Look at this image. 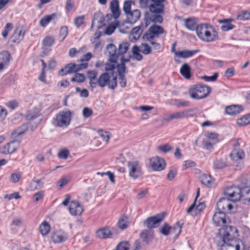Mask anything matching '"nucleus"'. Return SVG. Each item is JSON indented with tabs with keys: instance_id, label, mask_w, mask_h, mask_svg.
Masks as SVG:
<instances>
[{
	"instance_id": "obj_1",
	"label": "nucleus",
	"mask_w": 250,
	"mask_h": 250,
	"mask_svg": "<svg viewBox=\"0 0 250 250\" xmlns=\"http://www.w3.org/2000/svg\"><path fill=\"white\" fill-rule=\"evenodd\" d=\"M196 33L198 38L205 42H212L218 39V36L214 28L207 23L198 25Z\"/></svg>"
},
{
	"instance_id": "obj_2",
	"label": "nucleus",
	"mask_w": 250,
	"mask_h": 250,
	"mask_svg": "<svg viewBox=\"0 0 250 250\" xmlns=\"http://www.w3.org/2000/svg\"><path fill=\"white\" fill-rule=\"evenodd\" d=\"M164 32L162 26L153 25L151 26L148 31L144 35L143 39L148 41L153 46L154 50L159 51L161 49V44L154 42V39L158 37L160 34H163Z\"/></svg>"
},
{
	"instance_id": "obj_3",
	"label": "nucleus",
	"mask_w": 250,
	"mask_h": 250,
	"mask_svg": "<svg viewBox=\"0 0 250 250\" xmlns=\"http://www.w3.org/2000/svg\"><path fill=\"white\" fill-rule=\"evenodd\" d=\"M72 114L69 109L61 110L53 118L52 124L55 127L65 128L70 123Z\"/></svg>"
},
{
	"instance_id": "obj_4",
	"label": "nucleus",
	"mask_w": 250,
	"mask_h": 250,
	"mask_svg": "<svg viewBox=\"0 0 250 250\" xmlns=\"http://www.w3.org/2000/svg\"><path fill=\"white\" fill-rule=\"evenodd\" d=\"M117 77L113 76V73L104 72L98 77L96 87L103 88L107 86L109 89H115L117 85Z\"/></svg>"
},
{
	"instance_id": "obj_5",
	"label": "nucleus",
	"mask_w": 250,
	"mask_h": 250,
	"mask_svg": "<svg viewBox=\"0 0 250 250\" xmlns=\"http://www.w3.org/2000/svg\"><path fill=\"white\" fill-rule=\"evenodd\" d=\"M210 88L205 84H199L191 86L188 90L190 98L199 100L206 97L210 92Z\"/></svg>"
},
{
	"instance_id": "obj_6",
	"label": "nucleus",
	"mask_w": 250,
	"mask_h": 250,
	"mask_svg": "<svg viewBox=\"0 0 250 250\" xmlns=\"http://www.w3.org/2000/svg\"><path fill=\"white\" fill-rule=\"evenodd\" d=\"M219 233L223 242L239 241L236 238L238 236L237 230L235 227L227 226L220 229Z\"/></svg>"
},
{
	"instance_id": "obj_7",
	"label": "nucleus",
	"mask_w": 250,
	"mask_h": 250,
	"mask_svg": "<svg viewBox=\"0 0 250 250\" xmlns=\"http://www.w3.org/2000/svg\"><path fill=\"white\" fill-rule=\"evenodd\" d=\"M224 194L225 198L231 202H235L240 200L242 197V191L239 187L231 186L224 189Z\"/></svg>"
},
{
	"instance_id": "obj_8",
	"label": "nucleus",
	"mask_w": 250,
	"mask_h": 250,
	"mask_svg": "<svg viewBox=\"0 0 250 250\" xmlns=\"http://www.w3.org/2000/svg\"><path fill=\"white\" fill-rule=\"evenodd\" d=\"M195 114V110L193 109H188L183 111H177L164 118L163 119V121L164 122H168L174 120H180L189 117H192Z\"/></svg>"
},
{
	"instance_id": "obj_9",
	"label": "nucleus",
	"mask_w": 250,
	"mask_h": 250,
	"mask_svg": "<svg viewBox=\"0 0 250 250\" xmlns=\"http://www.w3.org/2000/svg\"><path fill=\"white\" fill-rule=\"evenodd\" d=\"M140 52L144 54L148 55L151 52V48L147 43H142L139 47L134 45L132 49L133 57L138 61H141L143 58Z\"/></svg>"
},
{
	"instance_id": "obj_10",
	"label": "nucleus",
	"mask_w": 250,
	"mask_h": 250,
	"mask_svg": "<svg viewBox=\"0 0 250 250\" xmlns=\"http://www.w3.org/2000/svg\"><path fill=\"white\" fill-rule=\"evenodd\" d=\"M165 216L166 214L164 212H162L155 216L148 217L145 223L148 229L156 228L163 221Z\"/></svg>"
},
{
	"instance_id": "obj_11",
	"label": "nucleus",
	"mask_w": 250,
	"mask_h": 250,
	"mask_svg": "<svg viewBox=\"0 0 250 250\" xmlns=\"http://www.w3.org/2000/svg\"><path fill=\"white\" fill-rule=\"evenodd\" d=\"M129 169V175L136 179L142 175L141 167L139 163L137 161H129L127 163Z\"/></svg>"
},
{
	"instance_id": "obj_12",
	"label": "nucleus",
	"mask_w": 250,
	"mask_h": 250,
	"mask_svg": "<svg viewBox=\"0 0 250 250\" xmlns=\"http://www.w3.org/2000/svg\"><path fill=\"white\" fill-rule=\"evenodd\" d=\"M230 201L226 198H222L217 203V208L219 211L225 213L231 212L233 206Z\"/></svg>"
},
{
	"instance_id": "obj_13",
	"label": "nucleus",
	"mask_w": 250,
	"mask_h": 250,
	"mask_svg": "<svg viewBox=\"0 0 250 250\" xmlns=\"http://www.w3.org/2000/svg\"><path fill=\"white\" fill-rule=\"evenodd\" d=\"M26 118L29 121L36 120L35 122V125L31 127L32 130L37 127L42 120V118L40 117V111L37 108L28 111L26 115Z\"/></svg>"
},
{
	"instance_id": "obj_14",
	"label": "nucleus",
	"mask_w": 250,
	"mask_h": 250,
	"mask_svg": "<svg viewBox=\"0 0 250 250\" xmlns=\"http://www.w3.org/2000/svg\"><path fill=\"white\" fill-rule=\"evenodd\" d=\"M11 60V56L9 52L3 51L0 52V73L8 68Z\"/></svg>"
},
{
	"instance_id": "obj_15",
	"label": "nucleus",
	"mask_w": 250,
	"mask_h": 250,
	"mask_svg": "<svg viewBox=\"0 0 250 250\" xmlns=\"http://www.w3.org/2000/svg\"><path fill=\"white\" fill-rule=\"evenodd\" d=\"M67 237V234L61 229L54 231L51 234V239L56 244L64 242Z\"/></svg>"
},
{
	"instance_id": "obj_16",
	"label": "nucleus",
	"mask_w": 250,
	"mask_h": 250,
	"mask_svg": "<svg viewBox=\"0 0 250 250\" xmlns=\"http://www.w3.org/2000/svg\"><path fill=\"white\" fill-rule=\"evenodd\" d=\"M150 165L152 169L156 171H161L166 167L164 160L158 156L153 157L150 160Z\"/></svg>"
},
{
	"instance_id": "obj_17",
	"label": "nucleus",
	"mask_w": 250,
	"mask_h": 250,
	"mask_svg": "<svg viewBox=\"0 0 250 250\" xmlns=\"http://www.w3.org/2000/svg\"><path fill=\"white\" fill-rule=\"evenodd\" d=\"M83 211V206L79 202L72 201L69 203V211L72 215H81Z\"/></svg>"
},
{
	"instance_id": "obj_18",
	"label": "nucleus",
	"mask_w": 250,
	"mask_h": 250,
	"mask_svg": "<svg viewBox=\"0 0 250 250\" xmlns=\"http://www.w3.org/2000/svg\"><path fill=\"white\" fill-rule=\"evenodd\" d=\"M19 145L18 141H12L2 147L0 152L4 154L12 153L19 147Z\"/></svg>"
},
{
	"instance_id": "obj_19",
	"label": "nucleus",
	"mask_w": 250,
	"mask_h": 250,
	"mask_svg": "<svg viewBox=\"0 0 250 250\" xmlns=\"http://www.w3.org/2000/svg\"><path fill=\"white\" fill-rule=\"evenodd\" d=\"M212 220L214 224L217 226H221L227 223L226 220V214L222 211L215 212L213 217Z\"/></svg>"
},
{
	"instance_id": "obj_20",
	"label": "nucleus",
	"mask_w": 250,
	"mask_h": 250,
	"mask_svg": "<svg viewBox=\"0 0 250 250\" xmlns=\"http://www.w3.org/2000/svg\"><path fill=\"white\" fill-rule=\"evenodd\" d=\"M240 241L224 242L221 250H240Z\"/></svg>"
},
{
	"instance_id": "obj_21",
	"label": "nucleus",
	"mask_w": 250,
	"mask_h": 250,
	"mask_svg": "<svg viewBox=\"0 0 250 250\" xmlns=\"http://www.w3.org/2000/svg\"><path fill=\"white\" fill-rule=\"evenodd\" d=\"M199 52V50L198 49L193 50L185 49L175 52V56L180 58L187 59L192 57Z\"/></svg>"
},
{
	"instance_id": "obj_22",
	"label": "nucleus",
	"mask_w": 250,
	"mask_h": 250,
	"mask_svg": "<svg viewBox=\"0 0 250 250\" xmlns=\"http://www.w3.org/2000/svg\"><path fill=\"white\" fill-rule=\"evenodd\" d=\"M87 78L89 80V87L92 90L96 88V83L98 80L97 72L95 70L88 71L87 72Z\"/></svg>"
},
{
	"instance_id": "obj_23",
	"label": "nucleus",
	"mask_w": 250,
	"mask_h": 250,
	"mask_svg": "<svg viewBox=\"0 0 250 250\" xmlns=\"http://www.w3.org/2000/svg\"><path fill=\"white\" fill-rule=\"evenodd\" d=\"M24 34L25 32L21 27L16 28L11 37V41L13 42L19 43L23 38Z\"/></svg>"
},
{
	"instance_id": "obj_24",
	"label": "nucleus",
	"mask_w": 250,
	"mask_h": 250,
	"mask_svg": "<svg viewBox=\"0 0 250 250\" xmlns=\"http://www.w3.org/2000/svg\"><path fill=\"white\" fill-rule=\"evenodd\" d=\"M44 179V178L42 177L40 179H37L35 177H34L30 182L29 190L33 191L42 188L44 186V183L42 180Z\"/></svg>"
},
{
	"instance_id": "obj_25",
	"label": "nucleus",
	"mask_w": 250,
	"mask_h": 250,
	"mask_svg": "<svg viewBox=\"0 0 250 250\" xmlns=\"http://www.w3.org/2000/svg\"><path fill=\"white\" fill-rule=\"evenodd\" d=\"M141 12L138 9H134L127 14L126 17L128 22L133 24L138 21L141 17Z\"/></svg>"
},
{
	"instance_id": "obj_26",
	"label": "nucleus",
	"mask_w": 250,
	"mask_h": 250,
	"mask_svg": "<svg viewBox=\"0 0 250 250\" xmlns=\"http://www.w3.org/2000/svg\"><path fill=\"white\" fill-rule=\"evenodd\" d=\"M113 229H110L108 228H104L99 229L96 234L98 237L101 238H111L114 234Z\"/></svg>"
},
{
	"instance_id": "obj_27",
	"label": "nucleus",
	"mask_w": 250,
	"mask_h": 250,
	"mask_svg": "<svg viewBox=\"0 0 250 250\" xmlns=\"http://www.w3.org/2000/svg\"><path fill=\"white\" fill-rule=\"evenodd\" d=\"M77 71L76 64L74 63H70L65 65L64 68H62L59 72V75L64 76L67 74L76 73Z\"/></svg>"
},
{
	"instance_id": "obj_28",
	"label": "nucleus",
	"mask_w": 250,
	"mask_h": 250,
	"mask_svg": "<svg viewBox=\"0 0 250 250\" xmlns=\"http://www.w3.org/2000/svg\"><path fill=\"white\" fill-rule=\"evenodd\" d=\"M106 54L111 60L118 59L117 48L113 44L111 43L107 45Z\"/></svg>"
},
{
	"instance_id": "obj_29",
	"label": "nucleus",
	"mask_w": 250,
	"mask_h": 250,
	"mask_svg": "<svg viewBox=\"0 0 250 250\" xmlns=\"http://www.w3.org/2000/svg\"><path fill=\"white\" fill-rule=\"evenodd\" d=\"M232 20L231 19H225L219 21V22L222 23L221 29L222 31L227 32L232 30L235 27V26L231 23Z\"/></svg>"
},
{
	"instance_id": "obj_30",
	"label": "nucleus",
	"mask_w": 250,
	"mask_h": 250,
	"mask_svg": "<svg viewBox=\"0 0 250 250\" xmlns=\"http://www.w3.org/2000/svg\"><path fill=\"white\" fill-rule=\"evenodd\" d=\"M243 110L240 105H232L226 107L225 111L227 114L230 115H235L239 114Z\"/></svg>"
},
{
	"instance_id": "obj_31",
	"label": "nucleus",
	"mask_w": 250,
	"mask_h": 250,
	"mask_svg": "<svg viewBox=\"0 0 250 250\" xmlns=\"http://www.w3.org/2000/svg\"><path fill=\"white\" fill-rule=\"evenodd\" d=\"M143 30V29L142 28L141 25L137 26L133 28L129 35L130 40L131 41H137L140 37Z\"/></svg>"
},
{
	"instance_id": "obj_32",
	"label": "nucleus",
	"mask_w": 250,
	"mask_h": 250,
	"mask_svg": "<svg viewBox=\"0 0 250 250\" xmlns=\"http://www.w3.org/2000/svg\"><path fill=\"white\" fill-rule=\"evenodd\" d=\"M231 159L234 161L242 159L245 156L243 150L240 148L234 149L229 154Z\"/></svg>"
},
{
	"instance_id": "obj_33",
	"label": "nucleus",
	"mask_w": 250,
	"mask_h": 250,
	"mask_svg": "<svg viewBox=\"0 0 250 250\" xmlns=\"http://www.w3.org/2000/svg\"><path fill=\"white\" fill-rule=\"evenodd\" d=\"M185 21V27L189 30H196L197 28L198 27V25H197V21L196 19L194 18H188L185 19L184 20Z\"/></svg>"
},
{
	"instance_id": "obj_34",
	"label": "nucleus",
	"mask_w": 250,
	"mask_h": 250,
	"mask_svg": "<svg viewBox=\"0 0 250 250\" xmlns=\"http://www.w3.org/2000/svg\"><path fill=\"white\" fill-rule=\"evenodd\" d=\"M118 59H113L111 60L110 58H108L107 62L105 64V72H109V71H111L116 68Z\"/></svg>"
},
{
	"instance_id": "obj_35",
	"label": "nucleus",
	"mask_w": 250,
	"mask_h": 250,
	"mask_svg": "<svg viewBox=\"0 0 250 250\" xmlns=\"http://www.w3.org/2000/svg\"><path fill=\"white\" fill-rule=\"evenodd\" d=\"M190 71V67L188 63L183 64L180 70L181 74L187 79H189L191 77Z\"/></svg>"
},
{
	"instance_id": "obj_36",
	"label": "nucleus",
	"mask_w": 250,
	"mask_h": 250,
	"mask_svg": "<svg viewBox=\"0 0 250 250\" xmlns=\"http://www.w3.org/2000/svg\"><path fill=\"white\" fill-rule=\"evenodd\" d=\"M57 15L55 13L44 16L40 21V24L42 27H45L49 22L54 18H56Z\"/></svg>"
},
{
	"instance_id": "obj_37",
	"label": "nucleus",
	"mask_w": 250,
	"mask_h": 250,
	"mask_svg": "<svg viewBox=\"0 0 250 250\" xmlns=\"http://www.w3.org/2000/svg\"><path fill=\"white\" fill-rule=\"evenodd\" d=\"M129 224L128 218L126 216H123L120 218L118 225L119 228L122 229H126Z\"/></svg>"
},
{
	"instance_id": "obj_38",
	"label": "nucleus",
	"mask_w": 250,
	"mask_h": 250,
	"mask_svg": "<svg viewBox=\"0 0 250 250\" xmlns=\"http://www.w3.org/2000/svg\"><path fill=\"white\" fill-rule=\"evenodd\" d=\"M39 229L41 233L44 236L47 234L49 232L50 227L49 223L47 221H44L40 225Z\"/></svg>"
},
{
	"instance_id": "obj_39",
	"label": "nucleus",
	"mask_w": 250,
	"mask_h": 250,
	"mask_svg": "<svg viewBox=\"0 0 250 250\" xmlns=\"http://www.w3.org/2000/svg\"><path fill=\"white\" fill-rule=\"evenodd\" d=\"M149 8L151 13H160L164 11V5L152 3Z\"/></svg>"
},
{
	"instance_id": "obj_40",
	"label": "nucleus",
	"mask_w": 250,
	"mask_h": 250,
	"mask_svg": "<svg viewBox=\"0 0 250 250\" xmlns=\"http://www.w3.org/2000/svg\"><path fill=\"white\" fill-rule=\"evenodd\" d=\"M128 48L129 44L127 42L120 44L117 50L118 57L124 55L127 51Z\"/></svg>"
},
{
	"instance_id": "obj_41",
	"label": "nucleus",
	"mask_w": 250,
	"mask_h": 250,
	"mask_svg": "<svg viewBox=\"0 0 250 250\" xmlns=\"http://www.w3.org/2000/svg\"><path fill=\"white\" fill-rule=\"evenodd\" d=\"M28 126L29 123L23 124L21 126L15 130L12 134V136L16 137L22 134L27 130Z\"/></svg>"
},
{
	"instance_id": "obj_42",
	"label": "nucleus",
	"mask_w": 250,
	"mask_h": 250,
	"mask_svg": "<svg viewBox=\"0 0 250 250\" xmlns=\"http://www.w3.org/2000/svg\"><path fill=\"white\" fill-rule=\"evenodd\" d=\"M152 237V231L150 230H144L140 234V238L146 243H148Z\"/></svg>"
},
{
	"instance_id": "obj_43",
	"label": "nucleus",
	"mask_w": 250,
	"mask_h": 250,
	"mask_svg": "<svg viewBox=\"0 0 250 250\" xmlns=\"http://www.w3.org/2000/svg\"><path fill=\"white\" fill-rule=\"evenodd\" d=\"M172 104L178 108L187 107L189 105V102L181 99H174L172 100Z\"/></svg>"
},
{
	"instance_id": "obj_44",
	"label": "nucleus",
	"mask_w": 250,
	"mask_h": 250,
	"mask_svg": "<svg viewBox=\"0 0 250 250\" xmlns=\"http://www.w3.org/2000/svg\"><path fill=\"white\" fill-rule=\"evenodd\" d=\"M98 134L101 137L103 140L107 142L111 137V133L110 132L104 131L102 129L98 130Z\"/></svg>"
},
{
	"instance_id": "obj_45",
	"label": "nucleus",
	"mask_w": 250,
	"mask_h": 250,
	"mask_svg": "<svg viewBox=\"0 0 250 250\" xmlns=\"http://www.w3.org/2000/svg\"><path fill=\"white\" fill-rule=\"evenodd\" d=\"M158 14V13L149 14V16L148 18L149 20H151V21L155 23H161L163 20V17Z\"/></svg>"
},
{
	"instance_id": "obj_46",
	"label": "nucleus",
	"mask_w": 250,
	"mask_h": 250,
	"mask_svg": "<svg viewBox=\"0 0 250 250\" xmlns=\"http://www.w3.org/2000/svg\"><path fill=\"white\" fill-rule=\"evenodd\" d=\"M85 77L83 74L76 73L71 79V82H75L78 83H82L85 81Z\"/></svg>"
},
{
	"instance_id": "obj_47",
	"label": "nucleus",
	"mask_w": 250,
	"mask_h": 250,
	"mask_svg": "<svg viewBox=\"0 0 250 250\" xmlns=\"http://www.w3.org/2000/svg\"><path fill=\"white\" fill-rule=\"evenodd\" d=\"M226 166V161L222 159H216L213 162V167L215 169H222Z\"/></svg>"
},
{
	"instance_id": "obj_48",
	"label": "nucleus",
	"mask_w": 250,
	"mask_h": 250,
	"mask_svg": "<svg viewBox=\"0 0 250 250\" xmlns=\"http://www.w3.org/2000/svg\"><path fill=\"white\" fill-rule=\"evenodd\" d=\"M55 38L53 36H46L42 40V44L44 46H51L55 43Z\"/></svg>"
},
{
	"instance_id": "obj_49",
	"label": "nucleus",
	"mask_w": 250,
	"mask_h": 250,
	"mask_svg": "<svg viewBox=\"0 0 250 250\" xmlns=\"http://www.w3.org/2000/svg\"><path fill=\"white\" fill-rule=\"evenodd\" d=\"M250 124L248 115H245L237 120V124L239 126H245Z\"/></svg>"
},
{
	"instance_id": "obj_50",
	"label": "nucleus",
	"mask_w": 250,
	"mask_h": 250,
	"mask_svg": "<svg viewBox=\"0 0 250 250\" xmlns=\"http://www.w3.org/2000/svg\"><path fill=\"white\" fill-rule=\"evenodd\" d=\"M13 28V25L11 23H7L2 31L1 35L3 38H7L8 33Z\"/></svg>"
},
{
	"instance_id": "obj_51",
	"label": "nucleus",
	"mask_w": 250,
	"mask_h": 250,
	"mask_svg": "<svg viewBox=\"0 0 250 250\" xmlns=\"http://www.w3.org/2000/svg\"><path fill=\"white\" fill-rule=\"evenodd\" d=\"M130 244L127 241H124L120 242L116 246V250H128Z\"/></svg>"
},
{
	"instance_id": "obj_52",
	"label": "nucleus",
	"mask_w": 250,
	"mask_h": 250,
	"mask_svg": "<svg viewBox=\"0 0 250 250\" xmlns=\"http://www.w3.org/2000/svg\"><path fill=\"white\" fill-rule=\"evenodd\" d=\"M200 181L203 185L208 186L211 181V178L209 175L204 174L200 176Z\"/></svg>"
},
{
	"instance_id": "obj_53",
	"label": "nucleus",
	"mask_w": 250,
	"mask_h": 250,
	"mask_svg": "<svg viewBox=\"0 0 250 250\" xmlns=\"http://www.w3.org/2000/svg\"><path fill=\"white\" fill-rule=\"evenodd\" d=\"M171 229H172V227L165 223L161 228L160 231L162 234L167 236L171 232Z\"/></svg>"
},
{
	"instance_id": "obj_54",
	"label": "nucleus",
	"mask_w": 250,
	"mask_h": 250,
	"mask_svg": "<svg viewBox=\"0 0 250 250\" xmlns=\"http://www.w3.org/2000/svg\"><path fill=\"white\" fill-rule=\"evenodd\" d=\"M119 76L125 75V72L126 67L125 64L123 62L120 63L117 62L116 67Z\"/></svg>"
},
{
	"instance_id": "obj_55",
	"label": "nucleus",
	"mask_w": 250,
	"mask_h": 250,
	"mask_svg": "<svg viewBox=\"0 0 250 250\" xmlns=\"http://www.w3.org/2000/svg\"><path fill=\"white\" fill-rule=\"evenodd\" d=\"M68 35V29L66 26H62L61 28L59 38L61 39V41H63Z\"/></svg>"
},
{
	"instance_id": "obj_56",
	"label": "nucleus",
	"mask_w": 250,
	"mask_h": 250,
	"mask_svg": "<svg viewBox=\"0 0 250 250\" xmlns=\"http://www.w3.org/2000/svg\"><path fill=\"white\" fill-rule=\"evenodd\" d=\"M70 153L68 149H61L58 153V156L60 159H66L69 155Z\"/></svg>"
},
{
	"instance_id": "obj_57",
	"label": "nucleus",
	"mask_w": 250,
	"mask_h": 250,
	"mask_svg": "<svg viewBox=\"0 0 250 250\" xmlns=\"http://www.w3.org/2000/svg\"><path fill=\"white\" fill-rule=\"evenodd\" d=\"M182 225L183 223H180V222H177L175 225L172 228L171 232H173L176 235H178L181 232Z\"/></svg>"
},
{
	"instance_id": "obj_58",
	"label": "nucleus",
	"mask_w": 250,
	"mask_h": 250,
	"mask_svg": "<svg viewBox=\"0 0 250 250\" xmlns=\"http://www.w3.org/2000/svg\"><path fill=\"white\" fill-rule=\"evenodd\" d=\"M132 3V1L130 0H127L124 2L123 5V10L126 15L131 11L130 10Z\"/></svg>"
},
{
	"instance_id": "obj_59",
	"label": "nucleus",
	"mask_w": 250,
	"mask_h": 250,
	"mask_svg": "<svg viewBox=\"0 0 250 250\" xmlns=\"http://www.w3.org/2000/svg\"><path fill=\"white\" fill-rule=\"evenodd\" d=\"M158 149L159 151L161 152L164 153H167L172 149V147L170 146V145L168 144H165L159 146H158Z\"/></svg>"
},
{
	"instance_id": "obj_60",
	"label": "nucleus",
	"mask_w": 250,
	"mask_h": 250,
	"mask_svg": "<svg viewBox=\"0 0 250 250\" xmlns=\"http://www.w3.org/2000/svg\"><path fill=\"white\" fill-rule=\"evenodd\" d=\"M237 19L241 21L250 20V12L245 11L242 14L238 15L237 17Z\"/></svg>"
},
{
	"instance_id": "obj_61",
	"label": "nucleus",
	"mask_w": 250,
	"mask_h": 250,
	"mask_svg": "<svg viewBox=\"0 0 250 250\" xmlns=\"http://www.w3.org/2000/svg\"><path fill=\"white\" fill-rule=\"evenodd\" d=\"M116 28V25L114 23L109 24L105 29L104 34L107 35H110L112 34Z\"/></svg>"
},
{
	"instance_id": "obj_62",
	"label": "nucleus",
	"mask_w": 250,
	"mask_h": 250,
	"mask_svg": "<svg viewBox=\"0 0 250 250\" xmlns=\"http://www.w3.org/2000/svg\"><path fill=\"white\" fill-rule=\"evenodd\" d=\"M76 91L80 93L81 97L86 98L89 95V92L86 89H81L79 87H76Z\"/></svg>"
},
{
	"instance_id": "obj_63",
	"label": "nucleus",
	"mask_w": 250,
	"mask_h": 250,
	"mask_svg": "<svg viewBox=\"0 0 250 250\" xmlns=\"http://www.w3.org/2000/svg\"><path fill=\"white\" fill-rule=\"evenodd\" d=\"M177 171L176 168H172L171 169L167 175V179L169 181H171L173 180L175 176L177 175Z\"/></svg>"
},
{
	"instance_id": "obj_64",
	"label": "nucleus",
	"mask_w": 250,
	"mask_h": 250,
	"mask_svg": "<svg viewBox=\"0 0 250 250\" xmlns=\"http://www.w3.org/2000/svg\"><path fill=\"white\" fill-rule=\"evenodd\" d=\"M93 113L91 109L88 107H84L83 110V115L85 118H88L90 117Z\"/></svg>"
}]
</instances>
